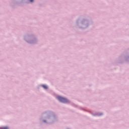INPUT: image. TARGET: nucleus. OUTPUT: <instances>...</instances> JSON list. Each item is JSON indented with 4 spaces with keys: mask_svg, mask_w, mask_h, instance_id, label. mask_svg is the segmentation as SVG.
<instances>
[{
    "mask_svg": "<svg viewBox=\"0 0 129 129\" xmlns=\"http://www.w3.org/2000/svg\"><path fill=\"white\" fill-rule=\"evenodd\" d=\"M0 129H9L8 127H1Z\"/></svg>",
    "mask_w": 129,
    "mask_h": 129,
    "instance_id": "7ed1b4c3",
    "label": "nucleus"
},
{
    "mask_svg": "<svg viewBox=\"0 0 129 129\" xmlns=\"http://www.w3.org/2000/svg\"><path fill=\"white\" fill-rule=\"evenodd\" d=\"M30 2L31 3H33V2H34V0H30Z\"/></svg>",
    "mask_w": 129,
    "mask_h": 129,
    "instance_id": "20e7f679",
    "label": "nucleus"
},
{
    "mask_svg": "<svg viewBox=\"0 0 129 129\" xmlns=\"http://www.w3.org/2000/svg\"><path fill=\"white\" fill-rule=\"evenodd\" d=\"M42 86L43 87V88H44V89H48V86H47V85H43Z\"/></svg>",
    "mask_w": 129,
    "mask_h": 129,
    "instance_id": "f03ea898",
    "label": "nucleus"
},
{
    "mask_svg": "<svg viewBox=\"0 0 129 129\" xmlns=\"http://www.w3.org/2000/svg\"><path fill=\"white\" fill-rule=\"evenodd\" d=\"M57 98L58 100L60 101V102H63V103H66L67 102H68V99H67L65 98L62 97L60 96H57Z\"/></svg>",
    "mask_w": 129,
    "mask_h": 129,
    "instance_id": "f257e3e1",
    "label": "nucleus"
}]
</instances>
